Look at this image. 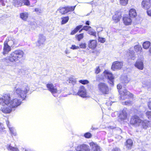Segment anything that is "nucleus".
<instances>
[{
  "mask_svg": "<svg viewBox=\"0 0 151 151\" xmlns=\"http://www.w3.org/2000/svg\"><path fill=\"white\" fill-rule=\"evenodd\" d=\"M21 103V100L18 97L11 100L9 95L5 94L0 97V110L4 113H9Z\"/></svg>",
  "mask_w": 151,
  "mask_h": 151,
  "instance_id": "obj_1",
  "label": "nucleus"
},
{
  "mask_svg": "<svg viewBox=\"0 0 151 151\" xmlns=\"http://www.w3.org/2000/svg\"><path fill=\"white\" fill-rule=\"evenodd\" d=\"M29 89V88L27 84L22 85L18 87H16L14 93L19 98L24 100L26 97L27 93Z\"/></svg>",
  "mask_w": 151,
  "mask_h": 151,
  "instance_id": "obj_2",
  "label": "nucleus"
},
{
  "mask_svg": "<svg viewBox=\"0 0 151 151\" xmlns=\"http://www.w3.org/2000/svg\"><path fill=\"white\" fill-rule=\"evenodd\" d=\"M24 52L21 50H16L11 52L8 57L5 59L6 62L15 63L18 61L19 59L22 58Z\"/></svg>",
  "mask_w": 151,
  "mask_h": 151,
  "instance_id": "obj_3",
  "label": "nucleus"
},
{
  "mask_svg": "<svg viewBox=\"0 0 151 151\" xmlns=\"http://www.w3.org/2000/svg\"><path fill=\"white\" fill-rule=\"evenodd\" d=\"M98 92L103 94H107L109 93V89L108 85L105 83L101 82L97 85Z\"/></svg>",
  "mask_w": 151,
  "mask_h": 151,
  "instance_id": "obj_4",
  "label": "nucleus"
},
{
  "mask_svg": "<svg viewBox=\"0 0 151 151\" xmlns=\"http://www.w3.org/2000/svg\"><path fill=\"white\" fill-rule=\"evenodd\" d=\"M119 93L120 94V98L123 100H124L127 98H132L133 97V95L126 89L120 91Z\"/></svg>",
  "mask_w": 151,
  "mask_h": 151,
  "instance_id": "obj_5",
  "label": "nucleus"
},
{
  "mask_svg": "<svg viewBox=\"0 0 151 151\" xmlns=\"http://www.w3.org/2000/svg\"><path fill=\"white\" fill-rule=\"evenodd\" d=\"M142 122V120L136 115L132 116L130 120L131 124L136 127L140 126Z\"/></svg>",
  "mask_w": 151,
  "mask_h": 151,
  "instance_id": "obj_6",
  "label": "nucleus"
},
{
  "mask_svg": "<svg viewBox=\"0 0 151 151\" xmlns=\"http://www.w3.org/2000/svg\"><path fill=\"white\" fill-rule=\"evenodd\" d=\"M75 7L76 6H68L65 7H60L58 9L57 11H59L60 13L62 14H63L68 12H69L74 10Z\"/></svg>",
  "mask_w": 151,
  "mask_h": 151,
  "instance_id": "obj_7",
  "label": "nucleus"
},
{
  "mask_svg": "<svg viewBox=\"0 0 151 151\" xmlns=\"http://www.w3.org/2000/svg\"><path fill=\"white\" fill-rule=\"evenodd\" d=\"M48 90L51 92L54 96H55L54 94L55 93H60L61 91L58 90L57 87L54 86L52 83H48L46 85Z\"/></svg>",
  "mask_w": 151,
  "mask_h": 151,
  "instance_id": "obj_8",
  "label": "nucleus"
},
{
  "mask_svg": "<svg viewBox=\"0 0 151 151\" xmlns=\"http://www.w3.org/2000/svg\"><path fill=\"white\" fill-rule=\"evenodd\" d=\"M103 75L105 78L109 80V83L113 85L114 78L112 73L108 70H105L104 72Z\"/></svg>",
  "mask_w": 151,
  "mask_h": 151,
  "instance_id": "obj_9",
  "label": "nucleus"
},
{
  "mask_svg": "<svg viewBox=\"0 0 151 151\" xmlns=\"http://www.w3.org/2000/svg\"><path fill=\"white\" fill-rule=\"evenodd\" d=\"M123 63L121 62H114L112 65L111 69L113 70L120 69L123 66Z\"/></svg>",
  "mask_w": 151,
  "mask_h": 151,
  "instance_id": "obj_10",
  "label": "nucleus"
},
{
  "mask_svg": "<svg viewBox=\"0 0 151 151\" xmlns=\"http://www.w3.org/2000/svg\"><path fill=\"white\" fill-rule=\"evenodd\" d=\"M135 66L140 70H142L144 68V64L142 60L141 59H138L134 64Z\"/></svg>",
  "mask_w": 151,
  "mask_h": 151,
  "instance_id": "obj_11",
  "label": "nucleus"
},
{
  "mask_svg": "<svg viewBox=\"0 0 151 151\" xmlns=\"http://www.w3.org/2000/svg\"><path fill=\"white\" fill-rule=\"evenodd\" d=\"M143 128L146 129L151 126V122L146 120H142L141 123L140 125Z\"/></svg>",
  "mask_w": 151,
  "mask_h": 151,
  "instance_id": "obj_12",
  "label": "nucleus"
},
{
  "mask_svg": "<svg viewBox=\"0 0 151 151\" xmlns=\"http://www.w3.org/2000/svg\"><path fill=\"white\" fill-rule=\"evenodd\" d=\"M77 93L78 95L82 97H85L86 96V90L83 86H81Z\"/></svg>",
  "mask_w": 151,
  "mask_h": 151,
  "instance_id": "obj_13",
  "label": "nucleus"
},
{
  "mask_svg": "<svg viewBox=\"0 0 151 151\" xmlns=\"http://www.w3.org/2000/svg\"><path fill=\"white\" fill-rule=\"evenodd\" d=\"M11 50V48L10 46L8 45L7 41H5L4 43L3 54L4 55L7 54Z\"/></svg>",
  "mask_w": 151,
  "mask_h": 151,
  "instance_id": "obj_14",
  "label": "nucleus"
},
{
  "mask_svg": "<svg viewBox=\"0 0 151 151\" xmlns=\"http://www.w3.org/2000/svg\"><path fill=\"white\" fill-rule=\"evenodd\" d=\"M127 110L126 108H124L120 114L119 118L121 120H124L127 118Z\"/></svg>",
  "mask_w": 151,
  "mask_h": 151,
  "instance_id": "obj_15",
  "label": "nucleus"
},
{
  "mask_svg": "<svg viewBox=\"0 0 151 151\" xmlns=\"http://www.w3.org/2000/svg\"><path fill=\"white\" fill-rule=\"evenodd\" d=\"M89 145L94 151H101L100 147L96 143L92 142L90 143Z\"/></svg>",
  "mask_w": 151,
  "mask_h": 151,
  "instance_id": "obj_16",
  "label": "nucleus"
},
{
  "mask_svg": "<svg viewBox=\"0 0 151 151\" xmlns=\"http://www.w3.org/2000/svg\"><path fill=\"white\" fill-rule=\"evenodd\" d=\"M142 5L144 9H147L150 7L151 4L150 0H143L142 2Z\"/></svg>",
  "mask_w": 151,
  "mask_h": 151,
  "instance_id": "obj_17",
  "label": "nucleus"
},
{
  "mask_svg": "<svg viewBox=\"0 0 151 151\" xmlns=\"http://www.w3.org/2000/svg\"><path fill=\"white\" fill-rule=\"evenodd\" d=\"M46 40V37L42 34H40L38 36V42L40 45H43Z\"/></svg>",
  "mask_w": 151,
  "mask_h": 151,
  "instance_id": "obj_18",
  "label": "nucleus"
},
{
  "mask_svg": "<svg viewBox=\"0 0 151 151\" xmlns=\"http://www.w3.org/2000/svg\"><path fill=\"white\" fill-rule=\"evenodd\" d=\"M12 3L16 7H21L23 5L22 0H13Z\"/></svg>",
  "mask_w": 151,
  "mask_h": 151,
  "instance_id": "obj_19",
  "label": "nucleus"
},
{
  "mask_svg": "<svg viewBox=\"0 0 151 151\" xmlns=\"http://www.w3.org/2000/svg\"><path fill=\"white\" fill-rule=\"evenodd\" d=\"M123 21L126 25L130 24L132 22V19L128 17H125L123 18Z\"/></svg>",
  "mask_w": 151,
  "mask_h": 151,
  "instance_id": "obj_20",
  "label": "nucleus"
},
{
  "mask_svg": "<svg viewBox=\"0 0 151 151\" xmlns=\"http://www.w3.org/2000/svg\"><path fill=\"white\" fill-rule=\"evenodd\" d=\"M127 56L129 58L133 60L135 59V57L134 55V52L133 50H129L128 52H127Z\"/></svg>",
  "mask_w": 151,
  "mask_h": 151,
  "instance_id": "obj_21",
  "label": "nucleus"
},
{
  "mask_svg": "<svg viewBox=\"0 0 151 151\" xmlns=\"http://www.w3.org/2000/svg\"><path fill=\"white\" fill-rule=\"evenodd\" d=\"M8 42L9 44L11 46H12L14 44H17V41L12 37H8Z\"/></svg>",
  "mask_w": 151,
  "mask_h": 151,
  "instance_id": "obj_22",
  "label": "nucleus"
},
{
  "mask_svg": "<svg viewBox=\"0 0 151 151\" xmlns=\"http://www.w3.org/2000/svg\"><path fill=\"white\" fill-rule=\"evenodd\" d=\"M129 14L130 17H135L137 15L135 9H131L129 11Z\"/></svg>",
  "mask_w": 151,
  "mask_h": 151,
  "instance_id": "obj_23",
  "label": "nucleus"
},
{
  "mask_svg": "<svg viewBox=\"0 0 151 151\" xmlns=\"http://www.w3.org/2000/svg\"><path fill=\"white\" fill-rule=\"evenodd\" d=\"M133 142L131 139H127L125 143V145L126 147L128 149H131L132 146Z\"/></svg>",
  "mask_w": 151,
  "mask_h": 151,
  "instance_id": "obj_24",
  "label": "nucleus"
},
{
  "mask_svg": "<svg viewBox=\"0 0 151 151\" xmlns=\"http://www.w3.org/2000/svg\"><path fill=\"white\" fill-rule=\"evenodd\" d=\"M96 42L95 40H92L90 41V43L88 44V47L89 48L93 49L96 46Z\"/></svg>",
  "mask_w": 151,
  "mask_h": 151,
  "instance_id": "obj_25",
  "label": "nucleus"
},
{
  "mask_svg": "<svg viewBox=\"0 0 151 151\" xmlns=\"http://www.w3.org/2000/svg\"><path fill=\"white\" fill-rule=\"evenodd\" d=\"M28 17V14L27 12H25L22 13L20 14V18L23 20L26 21Z\"/></svg>",
  "mask_w": 151,
  "mask_h": 151,
  "instance_id": "obj_26",
  "label": "nucleus"
},
{
  "mask_svg": "<svg viewBox=\"0 0 151 151\" xmlns=\"http://www.w3.org/2000/svg\"><path fill=\"white\" fill-rule=\"evenodd\" d=\"M121 18V16L120 15V14H119L118 15L115 14L114 15L113 17V20L114 21V22L116 23L119 22L120 19Z\"/></svg>",
  "mask_w": 151,
  "mask_h": 151,
  "instance_id": "obj_27",
  "label": "nucleus"
},
{
  "mask_svg": "<svg viewBox=\"0 0 151 151\" xmlns=\"http://www.w3.org/2000/svg\"><path fill=\"white\" fill-rule=\"evenodd\" d=\"M129 81V79L127 77V76H123L122 77V81L124 83H127Z\"/></svg>",
  "mask_w": 151,
  "mask_h": 151,
  "instance_id": "obj_28",
  "label": "nucleus"
},
{
  "mask_svg": "<svg viewBox=\"0 0 151 151\" xmlns=\"http://www.w3.org/2000/svg\"><path fill=\"white\" fill-rule=\"evenodd\" d=\"M150 45V43L149 41H146L144 42L143 44V46L144 48L147 49L149 48Z\"/></svg>",
  "mask_w": 151,
  "mask_h": 151,
  "instance_id": "obj_29",
  "label": "nucleus"
},
{
  "mask_svg": "<svg viewBox=\"0 0 151 151\" xmlns=\"http://www.w3.org/2000/svg\"><path fill=\"white\" fill-rule=\"evenodd\" d=\"M134 50L136 52H141L142 50L141 46L139 45H135L134 47Z\"/></svg>",
  "mask_w": 151,
  "mask_h": 151,
  "instance_id": "obj_30",
  "label": "nucleus"
},
{
  "mask_svg": "<svg viewBox=\"0 0 151 151\" xmlns=\"http://www.w3.org/2000/svg\"><path fill=\"white\" fill-rule=\"evenodd\" d=\"M7 147L8 150L11 151H19V150L17 148L12 147L9 145H7Z\"/></svg>",
  "mask_w": 151,
  "mask_h": 151,
  "instance_id": "obj_31",
  "label": "nucleus"
},
{
  "mask_svg": "<svg viewBox=\"0 0 151 151\" xmlns=\"http://www.w3.org/2000/svg\"><path fill=\"white\" fill-rule=\"evenodd\" d=\"M9 129L11 133V134L14 136H16L17 134L16 132L15 131L14 128L13 127L10 126L9 127Z\"/></svg>",
  "mask_w": 151,
  "mask_h": 151,
  "instance_id": "obj_32",
  "label": "nucleus"
},
{
  "mask_svg": "<svg viewBox=\"0 0 151 151\" xmlns=\"http://www.w3.org/2000/svg\"><path fill=\"white\" fill-rule=\"evenodd\" d=\"M83 33H81L78 35H76V38L78 41H80L81 39L83 38Z\"/></svg>",
  "mask_w": 151,
  "mask_h": 151,
  "instance_id": "obj_33",
  "label": "nucleus"
},
{
  "mask_svg": "<svg viewBox=\"0 0 151 151\" xmlns=\"http://www.w3.org/2000/svg\"><path fill=\"white\" fill-rule=\"evenodd\" d=\"M69 19V17H64L62 18V24H64L68 22Z\"/></svg>",
  "mask_w": 151,
  "mask_h": 151,
  "instance_id": "obj_34",
  "label": "nucleus"
},
{
  "mask_svg": "<svg viewBox=\"0 0 151 151\" xmlns=\"http://www.w3.org/2000/svg\"><path fill=\"white\" fill-rule=\"evenodd\" d=\"M88 33L89 34L95 36H96V32L95 31H94L93 29H91L89 30L88 31Z\"/></svg>",
  "mask_w": 151,
  "mask_h": 151,
  "instance_id": "obj_35",
  "label": "nucleus"
},
{
  "mask_svg": "<svg viewBox=\"0 0 151 151\" xmlns=\"http://www.w3.org/2000/svg\"><path fill=\"white\" fill-rule=\"evenodd\" d=\"M22 1L23 3V5H25L27 6H30V3L29 0H22Z\"/></svg>",
  "mask_w": 151,
  "mask_h": 151,
  "instance_id": "obj_36",
  "label": "nucleus"
},
{
  "mask_svg": "<svg viewBox=\"0 0 151 151\" xmlns=\"http://www.w3.org/2000/svg\"><path fill=\"white\" fill-rule=\"evenodd\" d=\"M128 2V0H120V3L121 4L125 6L127 5Z\"/></svg>",
  "mask_w": 151,
  "mask_h": 151,
  "instance_id": "obj_37",
  "label": "nucleus"
},
{
  "mask_svg": "<svg viewBox=\"0 0 151 151\" xmlns=\"http://www.w3.org/2000/svg\"><path fill=\"white\" fill-rule=\"evenodd\" d=\"M132 104V102L130 101H126L122 102V104L123 105H129Z\"/></svg>",
  "mask_w": 151,
  "mask_h": 151,
  "instance_id": "obj_38",
  "label": "nucleus"
},
{
  "mask_svg": "<svg viewBox=\"0 0 151 151\" xmlns=\"http://www.w3.org/2000/svg\"><path fill=\"white\" fill-rule=\"evenodd\" d=\"M75 82V80L73 78H69L68 80H67V83L68 82L69 83H72Z\"/></svg>",
  "mask_w": 151,
  "mask_h": 151,
  "instance_id": "obj_39",
  "label": "nucleus"
},
{
  "mask_svg": "<svg viewBox=\"0 0 151 151\" xmlns=\"http://www.w3.org/2000/svg\"><path fill=\"white\" fill-rule=\"evenodd\" d=\"M91 28V27L90 26H84L82 28V29H83V30H85L86 31H88L90 30L89 29Z\"/></svg>",
  "mask_w": 151,
  "mask_h": 151,
  "instance_id": "obj_40",
  "label": "nucleus"
},
{
  "mask_svg": "<svg viewBox=\"0 0 151 151\" xmlns=\"http://www.w3.org/2000/svg\"><path fill=\"white\" fill-rule=\"evenodd\" d=\"M79 82L83 84H85L88 83L89 82L87 80H81L79 81Z\"/></svg>",
  "mask_w": 151,
  "mask_h": 151,
  "instance_id": "obj_41",
  "label": "nucleus"
},
{
  "mask_svg": "<svg viewBox=\"0 0 151 151\" xmlns=\"http://www.w3.org/2000/svg\"><path fill=\"white\" fill-rule=\"evenodd\" d=\"M98 40L99 42H101V43H104L106 40L105 39V38L99 37Z\"/></svg>",
  "mask_w": 151,
  "mask_h": 151,
  "instance_id": "obj_42",
  "label": "nucleus"
},
{
  "mask_svg": "<svg viewBox=\"0 0 151 151\" xmlns=\"http://www.w3.org/2000/svg\"><path fill=\"white\" fill-rule=\"evenodd\" d=\"M91 136V134L89 132H87L84 134V137L86 138H90Z\"/></svg>",
  "mask_w": 151,
  "mask_h": 151,
  "instance_id": "obj_43",
  "label": "nucleus"
},
{
  "mask_svg": "<svg viewBox=\"0 0 151 151\" xmlns=\"http://www.w3.org/2000/svg\"><path fill=\"white\" fill-rule=\"evenodd\" d=\"M79 47L82 48H85L86 47V44L85 43H81L79 45Z\"/></svg>",
  "mask_w": 151,
  "mask_h": 151,
  "instance_id": "obj_44",
  "label": "nucleus"
},
{
  "mask_svg": "<svg viewBox=\"0 0 151 151\" xmlns=\"http://www.w3.org/2000/svg\"><path fill=\"white\" fill-rule=\"evenodd\" d=\"M146 115L148 119H151V111L147 112Z\"/></svg>",
  "mask_w": 151,
  "mask_h": 151,
  "instance_id": "obj_45",
  "label": "nucleus"
},
{
  "mask_svg": "<svg viewBox=\"0 0 151 151\" xmlns=\"http://www.w3.org/2000/svg\"><path fill=\"white\" fill-rule=\"evenodd\" d=\"M70 49H73V50H75L79 48V47L78 46H76L75 45H72L71 47L70 48Z\"/></svg>",
  "mask_w": 151,
  "mask_h": 151,
  "instance_id": "obj_46",
  "label": "nucleus"
},
{
  "mask_svg": "<svg viewBox=\"0 0 151 151\" xmlns=\"http://www.w3.org/2000/svg\"><path fill=\"white\" fill-rule=\"evenodd\" d=\"M78 31L77 29L75 28L71 32L70 34L73 35L76 33Z\"/></svg>",
  "mask_w": 151,
  "mask_h": 151,
  "instance_id": "obj_47",
  "label": "nucleus"
},
{
  "mask_svg": "<svg viewBox=\"0 0 151 151\" xmlns=\"http://www.w3.org/2000/svg\"><path fill=\"white\" fill-rule=\"evenodd\" d=\"M83 25H81L77 26L75 28L77 29V30L78 31L80 29H81Z\"/></svg>",
  "mask_w": 151,
  "mask_h": 151,
  "instance_id": "obj_48",
  "label": "nucleus"
},
{
  "mask_svg": "<svg viewBox=\"0 0 151 151\" xmlns=\"http://www.w3.org/2000/svg\"><path fill=\"white\" fill-rule=\"evenodd\" d=\"M100 71V69L99 67H97L96 69L95 73H96L98 74L99 73Z\"/></svg>",
  "mask_w": 151,
  "mask_h": 151,
  "instance_id": "obj_49",
  "label": "nucleus"
},
{
  "mask_svg": "<svg viewBox=\"0 0 151 151\" xmlns=\"http://www.w3.org/2000/svg\"><path fill=\"white\" fill-rule=\"evenodd\" d=\"M112 151H120V150L118 147H115L112 149Z\"/></svg>",
  "mask_w": 151,
  "mask_h": 151,
  "instance_id": "obj_50",
  "label": "nucleus"
},
{
  "mask_svg": "<svg viewBox=\"0 0 151 151\" xmlns=\"http://www.w3.org/2000/svg\"><path fill=\"white\" fill-rule=\"evenodd\" d=\"M147 12L148 15L151 16V9L147 10Z\"/></svg>",
  "mask_w": 151,
  "mask_h": 151,
  "instance_id": "obj_51",
  "label": "nucleus"
},
{
  "mask_svg": "<svg viewBox=\"0 0 151 151\" xmlns=\"http://www.w3.org/2000/svg\"><path fill=\"white\" fill-rule=\"evenodd\" d=\"M148 108L151 109V101L149 102L148 103Z\"/></svg>",
  "mask_w": 151,
  "mask_h": 151,
  "instance_id": "obj_52",
  "label": "nucleus"
},
{
  "mask_svg": "<svg viewBox=\"0 0 151 151\" xmlns=\"http://www.w3.org/2000/svg\"><path fill=\"white\" fill-rule=\"evenodd\" d=\"M6 124L8 126V127H10V126H11V125L9 124V122L8 120L6 121Z\"/></svg>",
  "mask_w": 151,
  "mask_h": 151,
  "instance_id": "obj_53",
  "label": "nucleus"
},
{
  "mask_svg": "<svg viewBox=\"0 0 151 151\" xmlns=\"http://www.w3.org/2000/svg\"><path fill=\"white\" fill-rule=\"evenodd\" d=\"M122 86L120 84H118L117 85V88L118 89H120L122 88Z\"/></svg>",
  "mask_w": 151,
  "mask_h": 151,
  "instance_id": "obj_54",
  "label": "nucleus"
},
{
  "mask_svg": "<svg viewBox=\"0 0 151 151\" xmlns=\"http://www.w3.org/2000/svg\"><path fill=\"white\" fill-rule=\"evenodd\" d=\"M65 54H68L70 53V51H69L68 49H66L65 50Z\"/></svg>",
  "mask_w": 151,
  "mask_h": 151,
  "instance_id": "obj_55",
  "label": "nucleus"
},
{
  "mask_svg": "<svg viewBox=\"0 0 151 151\" xmlns=\"http://www.w3.org/2000/svg\"><path fill=\"white\" fill-rule=\"evenodd\" d=\"M86 24L88 25H89V24H90V22H89V21H87L86 22Z\"/></svg>",
  "mask_w": 151,
  "mask_h": 151,
  "instance_id": "obj_56",
  "label": "nucleus"
},
{
  "mask_svg": "<svg viewBox=\"0 0 151 151\" xmlns=\"http://www.w3.org/2000/svg\"><path fill=\"white\" fill-rule=\"evenodd\" d=\"M4 129V127L3 126H0V131H1Z\"/></svg>",
  "mask_w": 151,
  "mask_h": 151,
  "instance_id": "obj_57",
  "label": "nucleus"
},
{
  "mask_svg": "<svg viewBox=\"0 0 151 151\" xmlns=\"http://www.w3.org/2000/svg\"><path fill=\"white\" fill-rule=\"evenodd\" d=\"M35 11L36 12H38L40 10V9L38 8H35Z\"/></svg>",
  "mask_w": 151,
  "mask_h": 151,
  "instance_id": "obj_58",
  "label": "nucleus"
},
{
  "mask_svg": "<svg viewBox=\"0 0 151 151\" xmlns=\"http://www.w3.org/2000/svg\"><path fill=\"white\" fill-rule=\"evenodd\" d=\"M149 52L151 54V47H150L149 49Z\"/></svg>",
  "mask_w": 151,
  "mask_h": 151,
  "instance_id": "obj_59",
  "label": "nucleus"
},
{
  "mask_svg": "<svg viewBox=\"0 0 151 151\" xmlns=\"http://www.w3.org/2000/svg\"><path fill=\"white\" fill-rule=\"evenodd\" d=\"M83 29H82V28L79 31V32L80 33L82 31V30H83Z\"/></svg>",
  "mask_w": 151,
  "mask_h": 151,
  "instance_id": "obj_60",
  "label": "nucleus"
},
{
  "mask_svg": "<svg viewBox=\"0 0 151 151\" xmlns=\"http://www.w3.org/2000/svg\"><path fill=\"white\" fill-rule=\"evenodd\" d=\"M3 126V125L2 124L0 123V126Z\"/></svg>",
  "mask_w": 151,
  "mask_h": 151,
  "instance_id": "obj_61",
  "label": "nucleus"
},
{
  "mask_svg": "<svg viewBox=\"0 0 151 151\" xmlns=\"http://www.w3.org/2000/svg\"><path fill=\"white\" fill-rule=\"evenodd\" d=\"M2 5H3V6L4 5V4L3 3H2Z\"/></svg>",
  "mask_w": 151,
  "mask_h": 151,
  "instance_id": "obj_62",
  "label": "nucleus"
},
{
  "mask_svg": "<svg viewBox=\"0 0 151 151\" xmlns=\"http://www.w3.org/2000/svg\"><path fill=\"white\" fill-rule=\"evenodd\" d=\"M1 2L2 3V1L1 0L0 1V2Z\"/></svg>",
  "mask_w": 151,
  "mask_h": 151,
  "instance_id": "obj_63",
  "label": "nucleus"
},
{
  "mask_svg": "<svg viewBox=\"0 0 151 151\" xmlns=\"http://www.w3.org/2000/svg\"><path fill=\"white\" fill-rule=\"evenodd\" d=\"M25 151H28V150H25Z\"/></svg>",
  "mask_w": 151,
  "mask_h": 151,
  "instance_id": "obj_64",
  "label": "nucleus"
}]
</instances>
